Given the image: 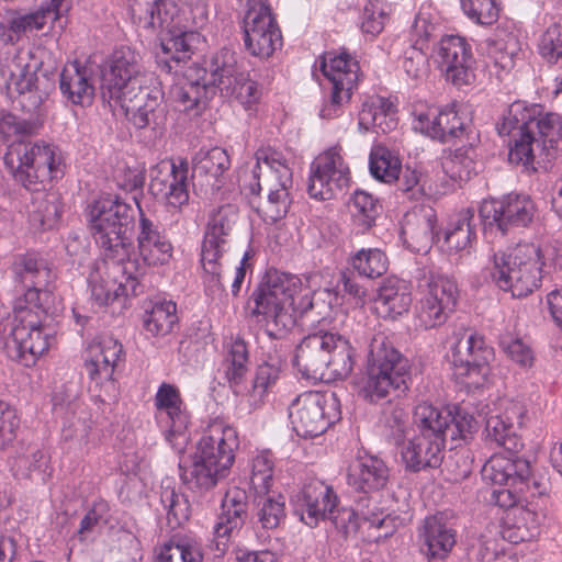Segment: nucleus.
Returning a JSON list of instances; mask_svg holds the SVG:
<instances>
[{
	"instance_id": "53",
	"label": "nucleus",
	"mask_w": 562,
	"mask_h": 562,
	"mask_svg": "<svg viewBox=\"0 0 562 562\" xmlns=\"http://www.w3.org/2000/svg\"><path fill=\"white\" fill-rule=\"evenodd\" d=\"M254 505L258 522L265 529H274L285 518L284 497L281 494H255Z\"/></svg>"
},
{
	"instance_id": "24",
	"label": "nucleus",
	"mask_w": 562,
	"mask_h": 562,
	"mask_svg": "<svg viewBox=\"0 0 562 562\" xmlns=\"http://www.w3.org/2000/svg\"><path fill=\"white\" fill-rule=\"evenodd\" d=\"M70 8L71 0H49L33 13L22 15L7 11L0 19V42L13 45L24 33L43 30L47 23L58 21Z\"/></svg>"
},
{
	"instance_id": "29",
	"label": "nucleus",
	"mask_w": 562,
	"mask_h": 562,
	"mask_svg": "<svg viewBox=\"0 0 562 562\" xmlns=\"http://www.w3.org/2000/svg\"><path fill=\"white\" fill-rule=\"evenodd\" d=\"M247 496L237 487L226 492L222 499L221 513L213 527L215 550L224 553L231 539L239 532L247 518Z\"/></svg>"
},
{
	"instance_id": "51",
	"label": "nucleus",
	"mask_w": 562,
	"mask_h": 562,
	"mask_svg": "<svg viewBox=\"0 0 562 562\" xmlns=\"http://www.w3.org/2000/svg\"><path fill=\"white\" fill-rule=\"evenodd\" d=\"M285 360L281 355H269L257 367L250 396L255 402H260L263 396L276 385L280 379Z\"/></svg>"
},
{
	"instance_id": "52",
	"label": "nucleus",
	"mask_w": 562,
	"mask_h": 562,
	"mask_svg": "<svg viewBox=\"0 0 562 562\" xmlns=\"http://www.w3.org/2000/svg\"><path fill=\"white\" fill-rule=\"evenodd\" d=\"M520 47L517 37L508 34L506 38L494 41L488 47V58L495 69L497 77L508 74L516 65Z\"/></svg>"
},
{
	"instance_id": "8",
	"label": "nucleus",
	"mask_w": 562,
	"mask_h": 562,
	"mask_svg": "<svg viewBox=\"0 0 562 562\" xmlns=\"http://www.w3.org/2000/svg\"><path fill=\"white\" fill-rule=\"evenodd\" d=\"M408 360L383 334L373 336L369 346L367 376L360 395L378 403L389 395L401 396L408 389Z\"/></svg>"
},
{
	"instance_id": "19",
	"label": "nucleus",
	"mask_w": 562,
	"mask_h": 562,
	"mask_svg": "<svg viewBox=\"0 0 562 562\" xmlns=\"http://www.w3.org/2000/svg\"><path fill=\"white\" fill-rule=\"evenodd\" d=\"M156 419L165 439L178 452H182L188 442L190 415L179 390L169 383H162L155 395Z\"/></svg>"
},
{
	"instance_id": "35",
	"label": "nucleus",
	"mask_w": 562,
	"mask_h": 562,
	"mask_svg": "<svg viewBox=\"0 0 562 562\" xmlns=\"http://www.w3.org/2000/svg\"><path fill=\"white\" fill-rule=\"evenodd\" d=\"M513 452L492 456L482 468L483 479L501 486L525 485L531 474L530 463Z\"/></svg>"
},
{
	"instance_id": "58",
	"label": "nucleus",
	"mask_w": 562,
	"mask_h": 562,
	"mask_svg": "<svg viewBox=\"0 0 562 562\" xmlns=\"http://www.w3.org/2000/svg\"><path fill=\"white\" fill-rule=\"evenodd\" d=\"M486 439L503 447L508 452L516 451L521 443L515 435V429L510 422H507L503 415H491L485 422Z\"/></svg>"
},
{
	"instance_id": "7",
	"label": "nucleus",
	"mask_w": 562,
	"mask_h": 562,
	"mask_svg": "<svg viewBox=\"0 0 562 562\" xmlns=\"http://www.w3.org/2000/svg\"><path fill=\"white\" fill-rule=\"evenodd\" d=\"M88 228L110 260H131L134 210L119 196H103L88 207Z\"/></svg>"
},
{
	"instance_id": "40",
	"label": "nucleus",
	"mask_w": 562,
	"mask_h": 562,
	"mask_svg": "<svg viewBox=\"0 0 562 562\" xmlns=\"http://www.w3.org/2000/svg\"><path fill=\"white\" fill-rule=\"evenodd\" d=\"M420 537L428 560H445L457 542V532L446 521L442 514H436L425 519Z\"/></svg>"
},
{
	"instance_id": "33",
	"label": "nucleus",
	"mask_w": 562,
	"mask_h": 562,
	"mask_svg": "<svg viewBox=\"0 0 562 562\" xmlns=\"http://www.w3.org/2000/svg\"><path fill=\"white\" fill-rule=\"evenodd\" d=\"M123 345L113 337H103L89 348V359L85 369L89 378L98 385L109 383L113 386V374L120 362L124 361Z\"/></svg>"
},
{
	"instance_id": "26",
	"label": "nucleus",
	"mask_w": 562,
	"mask_h": 562,
	"mask_svg": "<svg viewBox=\"0 0 562 562\" xmlns=\"http://www.w3.org/2000/svg\"><path fill=\"white\" fill-rule=\"evenodd\" d=\"M158 85H148L114 102L113 106L119 105L136 128L158 126L164 120V93Z\"/></svg>"
},
{
	"instance_id": "57",
	"label": "nucleus",
	"mask_w": 562,
	"mask_h": 562,
	"mask_svg": "<svg viewBox=\"0 0 562 562\" xmlns=\"http://www.w3.org/2000/svg\"><path fill=\"white\" fill-rule=\"evenodd\" d=\"M402 164L400 159L387 148L376 146L372 148L369 159L371 175L385 183H394L396 175L400 172Z\"/></svg>"
},
{
	"instance_id": "23",
	"label": "nucleus",
	"mask_w": 562,
	"mask_h": 562,
	"mask_svg": "<svg viewBox=\"0 0 562 562\" xmlns=\"http://www.w3.org/2000/svg\"><path fill=\"white\" fill-rule=\"evenodd\" d=\"M448 359L457 378L484 376L494 350L480 335L467 330L453 334Z\"/></svg>"
},
{
	"instance_id": "2",
	"label": "nucleus",
	"mask_w": 562,
	"mask_h": 562,
	"mask_svg": "<svg viewBox=\"0 0 562 562\" xmlns=\"http://www.w3.org/2000/svg\"><path fill=\"white\" fill-rule=\"evenodd\" d=\"M210 72L211 79L206 80L205 69H190L184 81L172 88V98L183 111L200 113L216 90L247 108L257 103L261 97L258 83L245 72L238 71L235 56L228 49H222L213 56Z\"/></svg>"
},
{
	"instance_id": "44",
	"label": "nucleus",
	"mask_w": 562,
	"mask_h": 562,
	"mask_svg": "<svg viewBox=\"0 0 562 562\" xmlns=\"http://www.w3.org/2000/svg\"><path fill=\"white\" fill-rule=\"evenodd\" d=\"M502 537L512 543L530 541L540 533V516L527 507H516L503 517Z\"/></svg>"
},
{
	"instance_id": "47",
	"label": "nucleus",
	"mask_w": 562,
	"mask_h": 562,
	"mask_svg": "<svg viewBox=\"0 0 562 562\" xmlns=\"http://www.w3.org/2000/svg\"><path fill=\"white\" fill-rule=\"evenodd\" d=\"M206 16L201 13L199 20L195 18L186 22L184 25L167 34L160 40V45L166 54L171 55L176 61H182L190 57L193 49L200 43V34L196 29L200 27Z\"/></svg>"
},
{
	"instance_id": "39",
	"label": "nucleus",
	"mask_w": 562,
	"mask_h": 562,
	"mask_svg": "<svg viewBox=\"0 0 562 562\" xmlns=\"http://www.w3.org/2000/svg\"><path fill=\"white\" fill-rule=\"evenodd\" d=\"M437 217L431 207L420 206L408 212L402 225V235L414 251H426L435 239Z\"/></svg>"
},
{
	"instance_id": "17",
	"label": "nucleus",
	"mask_w": 562,
	"mask_h": 562,
	"mask_svg": "<svg viewBox=\"0 0 562 562\" xmlns=\"http://www.w3.org/2000/svg\"><path fill=\"white\" fill-rule=\"evenodd\" d=\"M130 11L137 29L145 36H156L159 41L189 22L187 9L175 0H133Z\"/></svg>"
},
{
	"instance_id": "56",
	"label": "nucleus",
	"mask_w": 562,
	"mask_h": 562,
	"mask_svg": "<svg viewBox=\"0 0 562 562\" xmlns=\"http://www.w3.org/2000/svg\"><path fill=\"white\" fill-rule=\"evenodd\" d=\"M350 265L359 276L374 279L386 272L389 260L378 248H362L351 256Z\"/></svg>"
},
{
	"instance_id": "37",
	"label": "nucleus",
	"mask_w": 562,
	"mask_h": 562,
	"mask_svg": "<svg viewBox=\"0 0 562 562\" xmlns=\"http://www.w3.org/2000/svg\"><path fill=\"white\" fill-rule=\"evenodd\" d=\"M134 201L139 212V233L137 235L138 250L143 260L149 266L164 265L172 255V246L158 225L143 212L136 196Z\"/></svg>"
},
{
	"instance_id": "6",
	"label": "nucleus",
	"mask_w": 562,
	"mask_h": 562,
	"mask_svg": "<svg viewBox=\"0 0 562 562\" xmlns=\"http://www.w3.org/2000/svg\"><path fill=\"white\" fill-rule=\"evenodd\" d=\"M256 165L251 170L252 193H266L256 212L267 224H274L285 217L292 203L290 190L293 178L284 155L271 146H261L255 153Z\"/></svg>"
},
{
	"instance_id": "31",
	"label": "nucleus",
	"mask_w": 562,
	"mask_h": 562,
	"mask_svg": "<svg viewBox=\"0 0 562 562\" xmlns=\"http://www.w3.org/2000/svg\"><path fill=\"white\" fill-rule=\"evenodd\" d=\"M12 271L14 279L26 289L18 299H26L29 292L35 291L40 297L38 303L42 304L44 294H48L49 306L54 305L55 296L48 286L56 276L46 259L36 252L21 255L14 260Z\"/></svg>"
},
{
	"instance_id": "36",
	"label": "nucleus",
	"mask_w": 562,
	"mask_h": 562,
	"mask_svg": "<svg viewBox=\"0 0 562 562\" xmlns=\"http://www.w3.org/2000/svg\"><path fill=\"white\" fill-rule=\"evenodd\" d=\"M464 127L465 122L459 115L456 104L448 105L440 111L428 109L426 112H419L416 115L415 128L441 142L461 136Z\"/></svg>"
},
{
	"instance_id": "28",
	"label": "nucleus",
	"mask_w": 562,
	"mask_h": 562,
	"mask_svg": "<svg viewBox=\"0 0 562 562\" xmlns=\"http://www.w3.org/2000/svg\"><path fill=\"white\" fill-rule=\"evenodd\" d=\"M238 447L237 430L223 419L215 418L204 430L198 442L196 451L205 458L212 459L217 467L231 470Z\"/></svg>"
},
{
	"instance_id": "14",
	"label": "nucleus",
	"mask_w": 562,
	"mask_h": 562,
	"mask_svg": "<svg viewBox=\"0 0 562 562\" xmlns=\"http://www.w3.org/2000/svg\"><path fill=\"white\" fill-rule=\"evenodd\" d=\"M289 417L297 436H321L340 419L339 400L334 392H304L291 403Z\"/></svg>"
},
{
	"instance_id": "62",
	"label": "nucleus",
	"mask_w": 562,
	"mask_h": 562,
	"mask_svg": "<svg viewBox=\"0 0 562 562\" xmlns=\"http://www.w3.org/2000/svg\"><path fill=\"white\" fill-rule=\"evenodd\" d=\"M34 131V125L29 121L7 111H0V142L10 145L27 143L26 136Z\"/></svg>"
},
{
	"instance_id": "12",
	"label": "nucleus",
	"mask_w": 562,
	"mask_h": 562,
	"mask_svg": "<svg viewBox=\"0 0 562 562\" xmlns=\"http://www.w3.org/2000/svg\"><path fill=\"white\" fill-rule=\"evenodd\" d=\"M154 83H159L158 79L154 74L142 70L138 55L130 47H121L112 54L109 66L102 70L101 98L113 106L114 102Z\"/></svg>"
},
{
	"instance_id": "60",
	"label": "nucleus",
	"mask_w": 562,
	"mask_h": 562,
	"mask_svg": "<svg viewBox=\"0 0 562 562\" xmlns=\"http://www.w3.org/2000/svg\"><path fill=\"white\" fill-rule=\"evenodd\" d=\"M274 461L270 451H262L251 460L250 488L255 494H267L273 482Z\"/></svg>"
},
{
	"instance_id": "16",
	"label": "nucleus",
	"mask_w": 562,
	"mask_h": 562,
	"mask_svg": "<svg viewBox=\"0 0 562 562\" xmlns=\"http://www.w3.org/2000/svg\"><path fill=\"white\" fill-rule=\"evenodd\" d=\"M321 70L331 85L329 101L323 105L319 115L333 119L341 114L359 79V64L347 53L336 55L326 53L321 63Z\"/></svg>"
},
{
	"instance_id": "22",
	"label": "nucleus",
	"mask_w": 562,
	"mask_h": 562,
	"mask_svg": "<svg viewBox=\"0 0 562 562\" xmlns=\"http://www.w3.org/2000/svg\"><path fill=\"white\" fill-rule=\"evenodd\" d=\"M350 182L349 168L337 147L321 154L311 166L307 191L311 198L330 200Z\"/></svg>"
},
{
	"instance_id": "50",
	"label": "nucleus",
	"mask_w": 562,
	"mask_h": 562,
	"mask_svg": "<svg viewBox=\"0 0 562 562\" xmlns=\"http://www.w3.org/2000/svg\"><path fill=\"white\" fill-rule=\"evenodd\" d=\"M177 323V306L172 301L155 302L143 315L145 331L157 338L169 335Z\"/></svg>"
},
{
	"instance_id": "5",
	"label": "nucleus",
	"mask_w": 562,
	"mask_h": 562,
	"mask_svg": "<svg viewBox=\"0 0 562 562\" xmlns=\"http://www.w3.org/2000/svg\"><path fill=\"white\" fill-rule=\"evenodd\" d=\"M293 366L307 379L344 380L353 370L355 350L338 333L318 330L296 346Z\"/></svg>"
},
{
	"instance_id": "43",
	"label": "nucleus",
	"mask_w": 562,
	"mask_h": 562,
	"mask_svg": "<svg viewBox=\"0 0 562 562\" xmlns=\"http://www.w3.org/2000/svg\"><path fill=\"white\" fill-rule=\"evenodd\" d=\"M413 420L417 432L443 446L453 429L449 428L453 422L452 413L427 402L415 407Z\"/></svg>"
},
{
	"instance_id": "34",
	"label": "nucleus",
	"mask_w": 562,
	"mask_h": 562,
	"mask_svg": "<svg viewBox=\"0 0 562 562\" xmlns=\"http://www.w3.org/2000/svg\"><path fill=\"white\" fill-rule=\"evenodd\" d=\"M389 480L390 469L382 459L375 456H359L348 467V485L364 494L383 490Z\"/></svg>"
},
{
	"instance_id": "15",
	"label": "nucleus",
	"mask_w": 562,
	"mask_h": 562,
	"mask_svg": "<svg viewBox=\"0 0 562 562\" xmlns=\"http://www.w3.org/2000/svg\"><path fill=\"white\" fill-rule=\"evenodd\" d=\"M420 294L415 322L418 328L427 330L443 325L456 311L459 289L452 277L430 272L420 284Z\"/></svg>"
},
{
	"instance_id": "21",
	"label": "nucleus",
	"mask_w": 562,
	"mask_h": 562,
	"mask_svg": "<svg viewBox=\"0 0 562 562\" xmlns=\"http://www.w3.org/2000/svg\"><path fill=\"white\" fill-rule=\"evenodd\" d=\"M150 193L169 207L181 210L189 203V164L186 159L161 160L150 169Z\"/></svg>"
},
{
	"instance_id": "25",
	"label": "nucleus",
	"mask_w": 562,
	"mask_h": 562,
	"mask_svg": "<svg viewBox=\"0 0 562 562\" xmlns=\"http://www.w3.org/2000/svg\"><path fill=\"white\" fill-rule=\"evenodd\" d=\"M436 57L446 80L452 85L461 87L474 79L471 47L464 37L443 36L438 43Z\"/></svg>"
},
{
	"instance_id": "63",
	"label": "nucleus",
	"mask_w": 562,
	"mask_h": 562,
	"mask_svg": "<svg viewBox=\"0 0 562 562\" xmlns=\"http://www.w3.org/2000/svg\"><path fill=\"white\" fill-rule=\"evenodd\" d=\"M160 503L166 510L168 525L173 529L189 519L190 505L184 495L172 487H162Z\"/></svg>"
},
{
	"instance_id": "11",
	"label": "nucleus",
	"mask_w": 562,
	"mask_h": 562,
	"mask_svg": "<svg viewBox=\"0 0 562 562\" xmlns=\"http://www.w3.org/2000/svg\"><path fill=\"white\" fill-rule=\"evenodd\" d=\"M239 218L234 204H224L212 210L207 217L201 249V262L205 283L212 291L222 289V259Z\"/></svg>"
},
{
	"instance_id": "3",
	"label": "nucleus",
	"mask_w": 562,
	"mask_h": 562,
	"mask_svg": "<svg viewBox=\"0 0 562 562\" xmlns=\"http://www.w3.org/2000/svg\"><path fill=\"white\" fill-rule=\"evenodd\" d=\"M301 290L302 283L296 276L269 270L254 291L251 315L265 324L270 338L282 339L288 334L295 324V312L303 316L313 311L314 300L308 293L295 303Z\"/></svg>"
},
{
	"instance_id": "32",
	"label": "nucleus",
	"mask_w": 562,
	"mask_h": 562,
	"mask_svg": "<svg viewBox=\"0 0 562 562\" xmlns=\"http://www.w3.org/2000/svg\"><path fill=\"white\" fill-rule=\"evenodd\" d=\"M53 407L56 414L63 415V438L65 440L85 441L91 428L90 414L70 389L55 391Z\"/></svg>"
},
{
	"instance_id": "4",
	"label": "nucleus",
	"mask_w": 562,
	"mask_h": 562,
	"mask_svg": "<svg viewBox=\"0 0 562 562\" xmlns=\"http://www.w3.org/2000/svg\"><path fill=\"white\" fill-rule=\"evenodd\" d=\"M48 297L44 294L41 304L38 294L31 291L26 299H16L13 305L11 335L4 348L10 359L24 367L34 366L54 340L50 329L44 326L46 316L54 313Z\"/></svg>"
},
{
	"instance_id": "64",
	"label": "nucleus",
	"mask_w": 562,
	"mask_h": 562,
	"mask_svg": "<svg viewBox=\"0 0 562 562\" xmlns=\"http://www.w3.org/2000/svg\"><path fill=\"white\" fill-rule=\"evenodd\" d=\"M445 173L454 181H468L475 173L476 164L469 151L459 148L443 156L441 161Z\"/></svg>"
},
{
	"instance_id": "20",
	"label": "nucleus",
	"mask_w": 562,
	"mask_h": 562,
	"mask_svg": "<svg viewBox=\"0 0 562 562\" xmlns=\"http://www.w3.org/2000/svg\"><path fill=\"white\" fill-rule=\"evenodd\" d=\"M536 207L531 199L522 194H508L501 200H485L480 206L484 232L505 235L513 227H526L532 222Z\"/></svg>"
},
{
	"instance_id": "1",
	"label": "nucleus",
	"mask_w": 562,
	"mask_h": 562,
	"mask_svg": "<svg viewBox=\"0 0 562 562\" xmlns=\"http://www.w3.org/2000/svg\"><path fill=\"white\" fill-rule=\"evenodd\" d=\"M496 128L501 136L510 137L509 161L528 172L547 168L562 151V117L555 113L541 115L535 105L512 103Z\"/></svg>"
},
{
	"instance_id": "54",
	"label": "nucleus",
	"mask_w": 562,
	"mask_h": 562,
	"mask_svg": "<svg viewBox=\"0 0 562 562\" xmlns=\"http://www.w3.org/2000/svg\"><path fill=\"white\" fill-rule=\"evenodd\" d=\"M229 166V156L221 147L200 149L193 159L194 172L214 179V182L211 183L212 186H216L218 178L228 170Z\"/></svg>"
},
{
	"instance_id": "41",
	"label": "nucleus",
	"mask_w": 562,
	"mask_h": 562,
	"mask_svg": "<svg viewBox=\"0 0 562 562\" xmlns=\"http://www.w3.org/2000/svg\"><path fill=\"white\" fill-rule=\"evenodd\" d=\"M181 479L189 490L203 493L226 477L229 469L217 467L212 459L195 451L189 465H180Z\"/></svg>"
},
{
	"instance_id": "13",
	"label": "nucleus",
	"mask_w": 562,
	"mask_h": 562,
	"mask_svg": "<svg viewBox=\"0 0 562 562\" xmlns=\"http://www.w3.org/2000/svg\"><path fill=\"white\" fill-rule=\"evenodd\" d=\"M111 261H94L88 276L91 299L99 306L109 305L120 296L138 294L143 273L136 260Z\"/></svg>"
},
{
	"instance_id": "18",
	"label": "nucleus",
	"mask_w": 562,
	"mask_h": 562,
	"mask_svg": "<svg viewBox=\"0 0 562 562\" xmlns=\"http://www.w3.org/2000/svg\"><path fill=\"white\" fill-rule=\"evenodd\" d=\"M244 42L246 49L259 58L270 57L281 46V32L266 0H248Z\"/></svg>"
},
{
	"instance_id": "9",
	"label": "nucleus",
	"mask_w": 562,
	"mask_h": 562,
	"mask_svg": "<svg viewBox=\"0 0 562 562\" xmlns=\"http://www.w3.org/2000/svg\"><path fill=\"white\" fill-rule=\"evenodd\" d=\"M543 265L539 245L519 243L494 256L493 278L499 289L514 297L527 296L540 285Z\"/></svg>"
},
{
	"instance_id": "30",
	"label": "nucleus",
	"mask_w": 562,
	"mask_h": 562,
	"mask_svg": "<svg viewBox=\"0 0 562 562\" xmlns=\"http://www.w3.org/2000/svg\"><path fill=\"white\" fill-rule=\"evenodd\" d=\"M247 496L237 487L226 492L222 499L221 513L213 527L215 550L224 553L231 539L239 532L247 518Z\"/></svg>"
},
{
	"instance_id": "42",
	"label": "nucleus",
	"mask_w": 562,
	"mask_h": 562,
	"mask_svg": "<svg viewBox=\"0 0 562 562\" xmlns=\"http://www.w3.org/2000/svg\"><path fill=\"white\" fill-rule=\"evenodd\" d=\"M412 294L408 284L396 278L386 279L374 301L376 314L384 319H395L408 312Z\"/></svg>"
},
{
	"instance_id": "59",
	"label": "nucleus",
	"mask_w": 562,
	"mask_h": 562,
	"mask_svg": "<svg viewBox=\"0 0 562 562\" xmlns=\"http://www.w3.org/2000/svg\"><path fill=\"white\" fill-rule=\"evenodd\" d=\"M394 182L397 186V190L408 200L419 201L426 195L427 175L418 168L411 166L403 168L401 166Z\"/></svg>"
},
{
	"instance_id": "45",
	"label": "nucleus",
	"mask_w": 562,
	"mask_h": 562,
	"mask_svg": "<svg viewBox=\"0 0 562 562\" xmlns=\"http://www.w3.org/2000/svg\"><path fill=\"white\" fill-rule=\"evenodd\" d=\"M59 89L67 100L77 105L90 104L94 95L88 69L77 61L64 67L59 77Z\"/></svg>"
},
{
	"instance_id": "55",
	"label": "nucleus",
	"mask_w": 562,
	"mask_h": 562,
	"mask_svg": "<svg viewBox=\"0 0 562 562\" xmlns=\"http://www.w3.org/2000/svg\"><path fill=\"white\" fill-rule=\"evenodd\" d=\"M3 83L8 89H14L20 94L32 93L37 90V78L35 76L34 67L23 64L21 56L12 60V65L8 70L3 67L0 68Z\"/></svg>"
},
{
	"instance_id": "61",
	"label": "nucleus",
	"mask_w": 562,
	"mask_h": 562,
	"mask_svg": "<svg viewBox=\"0 0 562 562\" xmlns=\"http://www.w3.org/2000/svg\"><path fill=\"white\" fill-rule=\"evenodd\" d=\"M200 547L188 539L165 543L157 555L156 562H202Z\"/></svg>"
},
{
	"instance_id": "46",
	"label": "nucleus",
	"mask_w": 562,
	"mask_h": 562,
	"mask_svg": "<svg viewBox=\"0 0 562 562\" xmlns=\"http://www.w3.org/2000/svg\"><path fill=\"white\" fill-rule=\"evenodd\" d=\"M394 104L383 97H372L363 102L359 112V128L375 133H387L396 126Z\"/></svg>"
},
{
	"instance_id": "10",
	"label": "nucleus",
	"mask_w": 562,
	"mask_h": 562,
	"mask_svg": "<svg viewBox=\"0 0 562 562\" xmlns=\"http://www.w3.org/2000/svg\"><path fill=\"white\" fill-rule=\"evenodd\" d=\"M3 162L15 181L26 189L63 173V156L57 147L44 142L10 145Z\"/></svg>"
},
{
	"instance_id": "48",
	"label": "nucleus",
	"mask_w": 562,
	"mask_h": 562,
	"mask_svg": "<svg viewBox=\"0 0 562 562\" xmlns=\"http://www.w3.org/2000/svg\"><path fill=\"white\" fill-rule=\"evenodd\" d=\"M473 218V211L470 209L463 210L458 214L457 220L447 228L443 246L448 252H470L475 239L474 225L472 224Z\"/></svg>"
},
{
	"instance_id": "38",
	"label": "nucleus",
	"mask_w": 562,
	"mask_h": 562,
	"mask_svg": "<svg viewBox=\"0 0 562 562\" xmlns=\"http://www.w3.org/2000/svg\"><path fill=\"white\" fill-rule=\"evenodd\" d=\"M403 463L406 469L418 472L427 468H438L443 460V445L417 432L407 441L398 443Z\"/></svg>"
},
{
	"instance_id": "27",
	"label": "nucleus",
	"mask_w": 562,
	"mask_h": 562,
	"mask_svg": "<svg viewBox=\"0 0 562 562\" xmlns=\"http://www.w3.org/2000/svg\"><path fill=\"white\" fill-rule=\"evenodd\" d=\"M293 502L295 514L301 520L310 527H315L333 513L338 504V496L331 486L314 479L303 485Z\"/></svg>"
},
{
	"instance_id": "49",
	"label": "nucleus",
	"mask_w": 562,
	"mask_h": 562,
	"mask_svg": "<svg viewBox=\"0 0 562 562\" xmlns=\"http://www.w3.org/2000/svg\"><path fill=\"white\" fill-rule=\"evenodd\" d=\"M29 206V217L33 226L41 229L53 228L60 217V204L57 194L34 189Z\"/></svg>"
}]
</instances>
